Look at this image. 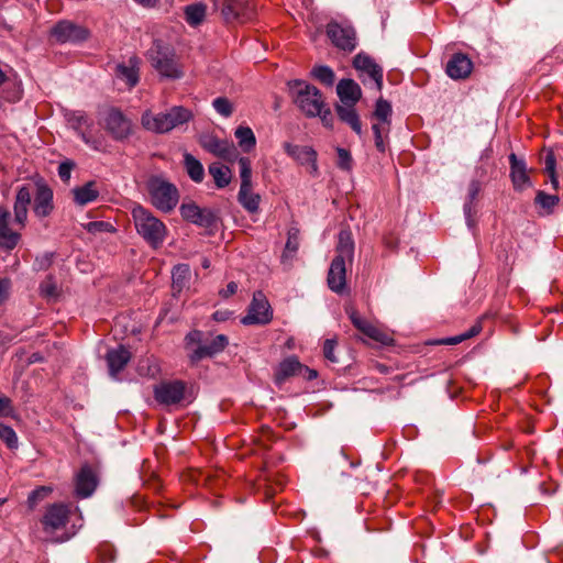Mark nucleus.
<instances>
[{
    "instance_id": "nucleus-47",
    "label": "nucleus",
    "mask_w": 563,
    "mask_h": 563,
    "mask_svg": "<svg viewBox=\"0 0 563 563\" xmlns=\"http://www.w3.org/2000/svg\"><path fill=\"white\" fill-rule=\"evenodd\" d=\"M336 153H338L336 166L342 170H346V172L351 170L352 166H353V158L351 156V153L347 150L342 148V147H338Z\"/></svg>"
},
{
    "instance_id": "nucleus-49",
    "label": "nucleus",
    "mask_w": 563,
    "mask_h": 563,
    "mask_svg": "<svg viewBox=\"0 0 563 563\" xmlns=\"http://www.w3.org/2000/svg\"><path fill=\"white\" fill-rule=\"evenodd\" d=\"M52 492L51 487L47 486H41L36 489H34L27 498V503L31 508L35 507L36 504L41 500H43L45 497L48 496V494Z\"/></svg>"
},
{
    "instance_id": "nucleus-60",
    "label": "nucleus",
    "mask_w": 563,
    "mask_h": 563,
    "mask_svg": "<svg viewBox=\"0 0 563 563\" xmlns=\"http://www.w3.org/2000/svg\"><path fill=\"white\" fill-rule=\"evenodd\" d=\"M548 174H549L550 181H551V185H552L553 189L558 190L559 189V179H558V176H556V172L548 173Z\"/></svg>"
},
{
    "instance_id": "nucleus-11",
    "label": "nucleus",
    "mask_w": 563,
    "mask_h": 563,
    "mask_svg": "<svg viewBox=\"0 0 563 563\" xmlns=\"http://www.w3.org/2000/svg\"><path fill=\"white\" fill-rule=\"evenodd\" d=\"M221 14L225 22L252 21L256 15V3L254 0H224Z\"/></svg>"
},
{
    "instance_id": "nucleus-40",
    "label": "nucleus",
    "mask_w": 563,
    "mask_h": 563,
    "mask_svg": "<svg viewBox=\"0 0 563 563\" xmlns=\"http://www.w3.org/2000/svg\"><path fill=\"white\" fill-rule=\"evenodd\" d=\"M481 190V184L478 180H472L468 186L467 201L464 203V214L466 218L467 225H472V209L473 202L476 199Z\"/></svg>"
},
{
    "instance_id": "nucleus-33",
    "label": "nucleus",
    "mask_w": 563,
    "mask_h": 563,
    "mask_svg": "<svg viewBox=\"0 0 563 563\" xmlns=\"http://www.w3.org/2000/svg\"><path fill=\"white\" fill-rule=\"evenodd\" d=\"M301 369L299 361L291 356L284 360L275 373V380L277 384L284 383L287 378L296 375Z\"/></svg>"
},
{
    "instance_id": "nucleus-36",
    "label": "nucleus",
    "mask_w": 563,
    "mask_h": 563,
    "mask_svg": "<svg viewBox=\"0 0 563 563\" xmlns=\"http://www.w3.org/2000/svg\"><path fill=\"white\" fill-rule=\"evenodd\" d=\"M391 113H393L391 104L387 100L379 98L376 101L375 110L373 113V117L378 121V124H384V125L389 126Z\"/></svg>"
},
{
    "instance_id": "nucleus-6",
    "label": "nucleus",
    "mask_w": 563,
    "mask_h": 563,
    "mask_svg": "<svg viewBox=\"0 0 563 563\" xmlns=\"http://www.w3.org/2000/svg\"><path fill=\"white\" fill-rule=\"evenodd\" d=\"M289 88L294 93L295 103L307 117L321 114L324 101L317 87L300 80H294L289 82Z\"/></svg>"
},
{
    "instance_id": "nucleus-19",
    "label": "nucleus",
    "mask_w": 563,
    "mask_h": 563,
    "mask_svg": "<svg viewBox=\"0 0 563 563\" xmlns=\"http://www.w3.org/2000/svg\"><path fill=\"white\" fill-rule=\"evenodd\" d=\"M347 313L353 325L367 338L382 344H389L393 341L388 334L362 318L354 309H349Z\"/></svg>"
},
{
    "instance_id": "nucleus-2",
    "label": "nucleus",
    "mask_w": 563,
    "mask_h": 563,
    "mask_svg": "<svg viewBox=\"0 0 563 563\" xmlns=\"http://www.w3.org/2000/svg\"><path fill=\"white\" fill-rule=\"evenodd\" d=\"M131 214L137 234L151 247L158 249L162 246L167 236L166 225L148 209L140 205L133 207Z\"/></svg>"
},
{
    "instance_id": "nucleus-50",
    "label": "nucleus",
    "mask_w": 563,
    "mask_h": 563,
    "mask_svg": "<svg viewBox=\"0 0 563 563\" xmlns=\"http://www.w3.org/2000/svg\"><path fill=\"white\" fill-rule=\"evenodd\" d=\"M336 341L333 339H327L323 344V355L331 363H338V358L334 355V349Z\"/></svg>"
},
{
    "instance_id": "nucleus-10",
    "label": "nucleus",
    "mask_w": 563,
    "mask_h": 563,
    "mask_svg": "<svg viewBox=\"0 0 563 563\" xmlns=\"http://www.w3.org/2000/svg\"><path fill=\"white\" fill-rule=\"evenodd\" d=\"M353 66L360 73L364 85L372 82L377 91L382 90L383 68L371 56L358 53L353 59Z\"/></svg>"
},
{
    "instance_id": "nucleus-32",
    "label": "nucleus",
    "mask_w": 563,
    "mask_h": 563,
    "mask_svg": "<svg viewBox=\"0 0 563 563\" xmlns=\"http://www.w3.org/2000/svg\"><path fill=\"white\" fill-rule=\"evenodd\" d=\"M71 192L74 195V201L78 206H85L89 202H92L99 196V191L96 189L95 181H88L81 187H76L71 190Z\"/></svg>"
},
{
    "instance_id": "nucleus-45",
    "label": "nucleus",
    "mask_w": 563,
    "mask_h": 563,
    "mask_svg": "<svg viewBox=\"0 0 563 563\" xmlns=\"http://www.w3.org/2000/svg\"><path fill=\"white\" fill-rule=\"evenodd\" d=\"M0 439L7 444L9 449H16L19 441L15 431L3 423H0Z\"/></svg>"
},
{
    "instance_id": "nucleus-42",
    "label": "nucleus",
    "mask_w": 563,
    "mask_h": 563,
    "mask_svg": "<svg viewBox=\"0 0 563 563\" xmlns=\"http://www.w3.org/2000/svg\"><path fill=\"white\" fill-rule=\"evenodd\" d=\"M312 76L321 84L331 87L334 82V71L324 65L316 66L311 70Z\"/></svg>"
},
{
    "instance_id": "nucleus-56",
    "label": "nucleus",
    "mask_w": 563,
    "mask_h": 563,
    "mask_svg": "<svg viewBox=\"0 0 563 563\" xmlns=\"http://www.w3.org/2000/svg\"><path fill=\"white\" fill-rule=\"evenodd\" d=\"M236 290H238V284L235 282H230L227 285L225 289L219 290V296H221L223 299H227V298L231 297L232 295H234L236 292Z\"/></svg>"
},
{
    "instance_id": "nucleus-30",
    "label": "nucleus",
    "mask_w": 563,
    "mask_h": 563,
    "mask_svg": "<svg viewBox=\"0 0 563 563\" xmlns=\"http://www.w3.org/2000/svg\"><path fill=\"white\" fill-rule=\"evenodd\" d=\"M300 245V231L298 228H290L287 233L285 250L282 254V263L290 265Z\"/></svg>"
},
{
    "instance_id": "nucleus-3",
    "label": "nucleus",
    "mask_w": 563,
    "mask_h": 563,
    "mask_svg": "<svg viewBox=\"0 0 563 563\" xmlns=\"http://www.w3.org/2000/svg\"><path fill=\"white\" fill-rule=\"evenodd\" d=\"M152 67L162 76L178 79L183 76L175 48L163 40H154L146 53Z\"/></svg>"
},
{
    "instance_id": "nucleus-63",
    "label": "nucleus",
    "mask_w": 563,
    "mask_h": 563,
    "mask_svg": "<svg viewBox=\"0 0 563 563\" xmlns=\"http://www.w3.org/2000/svg\"><path fill=\"white\" fill-rule=\"evenodd\" d=\"M316 376H317V373H316L314 371H312V372L310 373V377L312 378V377H316Z\"/></svg>"
},
{
    "instance_id": "nucleus-21",
    "label": "nucleus",
    "mask_w": 563,
    "mask_h": 563,
    "mask_svg": "<svg viewBox=\"0 0 563 563\" xmlns=\"http://www.w3.org/2000/svg\"><path fill=\"white\" fill-rule=\"evenodd\" d=\"M179 210L181 217L188 222L203 228H209L211 225V211L208 209H201L192 201L184 202Z\"/></svg>"
},
{
    "instance_id": "nucleus-17",
    "label": "nucleus",
    "mask_w": 563,
    "mask_h": 563,
    "mask_svg": "<svg viewBox=\"0 0 563 563\" xmlns=\"http://www.w3.org/2000/svg\"><path fill=\"white\" fill-rule=\"evenodd\" d=\"M67 121L86 144L95 150L99 148V142L92 140L89 134V131L93 126V121L89 119L84 111L69 112L67 114Z\"/></svg>"
},
{
    "instance_id": "nucleus-22",
    "label": "nucleus",
    "mask_w": 563,
    "mask_h": 563,
    "mask_svg": "<svg viewBox=\"0 0 563 563\" xmlns=\"http://www.w3.org/2000/svg\"><path fill=\"white\" fill-rule=\"evenodd\" d=\"M32 200V189L30 185H23L18 188L15 201L13 205L14 221L21 227L25 225L27 219L29 206Z\"/></svg>"
},
{
    "instance_id": "nucleus-51",
    "label": "nucleus",
    "mask_w": 563,
    "mask_h": 563,
    "mask_svg": "<svg viewBox=\"0 0 563 563\" xmlns=\"http://www.w3.org/2000/svg\"><path fill=\"white\" fill-rule=\"evenodd\" d=\"M87 231L90 233L103 232V231H113V227L109 222L104 221H92L89 222L86 227Z\"/></svg>"
},
{
    "instance_id": "nucleus-24",
    "label": "nucleus",
    "mask_w": 563,
    "mask_h": 563,
    "mask_svg": "<svg viewBox=\"0 0 563 563\" xmlns=\"http://www.w3.org/2000/svg\"><path fill=\"white\" fill-rule=\"evenodd\" d=\"M510 177L515 189L523 190L531 186L530 178L527 173V166L523 159H519L516 154L509 155Z\"/></svg>"
},
{
    "instance_id": "nucleus-29",
    "label": "nucleus",
    "mask_w": 563,
    "mask_h": 563,
    "mask_svg": "<svg viewBox=\"0 0 563 563\" xmlns=\"http://www.w3.org/2000/svg\"><path fill=\"white\" fill-rule=\"evenodd\" d=\"M355 104L349 106H336L335 111L340 120L347 125L357 134L362 135V122L360 120V115L357 114Z\"/></svg>"
},
{
    "instance_id": "nucleus-18",
    "label": "nucleus",
    "mask_w": 563,
    "mask_h": 563,
    "mask_svg": "<svg viewBox=\"0 0 563 563\" xmlns=\"http://www.w3.org/2000/svg\"><path fill=\"white\" fill-rule=\"evenodd\" d=\"M284 150L300 165L307 166L309 168V173L317 174V152L311 146L285 143Z\"/></svg>"
},
{
    "instance_id": "nucleus-61",
    "label": "nucleus",
    "mask_w": 563,
    "mask_h": 563,
    "mask_svg": "<svg viewBox=\"0 0 563 563\" xmlns=\"http://www.w3.org/2000/svg\"><path fill=\"white\" fill-rule=\"evenodd\" d=\"M134 1L144 7H154L158 0H134Z\"/></svg>"
},
{
    "instance_id": "nucleus-8",
    "label": "nucleus",
    "mask_w": 563,
    "mask_h": 563,
    "mask_svg": "<svg viewBox=\"0 0 563 563\" xmlns=\"http://www.w3.org/2000/svg\"><path fill=\"white\" fill-rule=\"evenodd\" d=\"M100 124L117 141L128 139L132 134V123L119 109L109 108L100 118Z\"/></svg>"
},
{
    "instance_id": "nucleus-46",
    "label": "nucleus",
    "mask_w": 563,
    "mask_h": 563,
    "mask_svg": "<svg viewBox=\"0 0 563 563\" xmlns=\"http://www.w3.org/2000/svg\"><path fill=\"white\" fill-rule=\"evenodd\" d=\"M372 130L374 132L375 137V146L379 152H385L386 146L384 142V135H387L389 132V126L384 124L374 123L372 125Z\"/></svg>"
},
{
    "instance_id": "nucleus-1",
    "label": "nucleus",
    "mask_w": 563,
    "mask_h": 563,
    "mask_svg": "<svg viewBox=\"0 0 563 563\" xmlns=\"http://www.w3.org/2000/svg\"><path fill=\"white\" fill-rule=\"evenodd\" d=\"M354 255V241L352 233L349 230H341L336 245V255L333 258L329 273L328 286L329 288L341 294L346 286V263H351Z\"/></svg>"
},
{
    "instance_id": "nucleus-62",
    "label": "nucleus",
    "mask_w": 563,
    "mask_h": 563,
    "mask_svg": "<svg viewBox=\"0 0 563 563\" xmlns=\"http://www.w3.org/2000/svg\"><path fill=\"white\" fill-rule=\"evenodd\" d=\"M7 78V75L0 69V85H2Z\"/></svg>"
},
{
    "instance_id": "nucleus-27",
    "label": "nucleus",
    "mask_w": 563,
    "mask_h": 563,
    "mask_svg": "<svg viewBox=\"0 0 563 563\" xmlns=\"http://www.w3.org/2000/svg\"><path fill=\"white\" fill-rule=\"evenodd\" d=\"M336 92L340 98V106L355 104L362 97V90L353 79H341L336 86Z\"/></svg>"
},
{
    "instance_id": "nucleus-44",
    "label": "nucleus",
    "mask_w": 563,
    "mask_h": 563,
    "mask_svg": "<svg viewBox=\"0 0 563 563\" xmlns=\"http://www.w3.org/2000/svg\"><path fill=\"white\" fill-rule=\"evenodd\" d=\"M213 109L223 118L232 115L235 107L234 103L225 97H219L213 100Z\"/></svg>"
},
{
    "instance_id": "nucleus-43",
    "label": "nucleus",
    "mask_w": 563,
    "mask_h": 563,
    "mask_svg": "<svg viewBox=\"0 0 563 563\" xmlns=\"http://www.w3.org/2000/svg\"><path fill=\"white\" fill-rule=\"evenodd\" d=\"M232 180V172L228 166L213 168V181L218 188L227 187Z\"/></svg>"
},
{
    "instance_id": "nucleus-53",
    "label": "nucleus",
    "mask_w": 563,
    "mask_h": 563,
    "mask_svg": "<svg viewBox=\"0 0 563 563\" xmlns=\"http://www.w3.org/2000/svg\"><path fill=\"white\" fill-rule=\"evenodd\" d=\"M543 163H544V170L547 173H553V172H556L555 170V167H556V159H555V155L552 151H548L544 158H543Z\"/></svg>"
},
{
    "instance_id": "nucleus-13",
    "label": "nucleus",
    "mask_w": 563,
    "mask_h": 563,
    "mask_svg": "<svg viewBox=\"0 0 563 563\" xmlns=\"http://www.w3.org/2000/svg\"><path fill=\"white\" fill-rule=\"evenodd\" d=\"M51 35L58 43H79L88 38L89 32L80 25L64 20L52 27Z\"/></svg>"
},
{
    "instance_id": "nucleus-4",
    "label": "nucleus",
    "mask_w": 563,
    "mask_h": 563,
    "mask_svg": "<svg viewBox=\"0 0 563 563\" xmlns=\"http://www.w3.org/2000/svg\"><path fill=\"white\" fill-rule=\"evenodd\" d=\"M190 112L183 107H173L165 113L145 111L141 122L144 129L155 133H166L186 123L190 119Z\"/></svg>"
},
{
    "instance_id": "nucleus-54",
    "label": "nucleus",
    "mask_w": 563,
    "mask_h": 563,
    "mask_svg": "<svg viewBox=\"0 0 563 563\" xmlns=\"http://www.w3.org/2000/svg\"><path fill=\"white\" fill-rule=\"evenodd\" d=\"M10 288V280L5 278H0V305L7 301V299L9 298Z\"/></svg>"
},
{
    "instance_id": "nucleus-16",
    "label": "nucleus",
    "mask_w": 563,
    "mask_h": 563,
    "mask_svg": "<svg viewBox=\"0 0 563 563\" xmlns=\"http://www.w3.org/2000/svg\"><path fill=\"white\" fill-rule=\"evenodd\" d=\"M186 386L180 380L164 382L154 389L155 399L164 405H173L179 402L185 395Z\"/></svg>"
},
{
    "instance_id": "nucleus-57",
    "label": "nucleus",
    "mask_w": 563,
    "mask_h": 563,
    "mask_svg": "<svg viewBox=\"0 0 563 563\" xmlns=\"http://www.w3.org/2000/svg\"><path fill=\"white\" fill-rule=\"evenodd\" d=\"M53 254L46 253L42 257L36 258V265L38 269H46L52 264Z\"/></svg>"
},
{
    "instance_id": "nucleus-9",
    "label": "nucleus",
    "mask_w": 563,
    "mask_h": 563,
    "mask_svg": "<svg viewBox=\"0 0 563 563\" xmlns=\"http://www.w3.org/2000/svg\"><path fill=\"white\" fill-rule=\"evenodd\" d=\"M184 349L191 366H197L202 360L211 356V342L199 330H192L185 336Z\"/></svg>"
},
{
    "instance_id": "nucleus-12",
    "label": "nucleus",
    "mask_w": 563,
    "mask_h": 563,
    "mask_svg": "<svg viewBox=\"0 0 563 563\" xmlns=\"http://www.w3.org/2000/svg\"><path fill=\"white\" fill-rule=\"evenodd\" d=\"M272 318L273 311L265 295L262 291L254 292L247 314L243 317L242 323L246 325L267 324Z\"/></svg>"
},
{
    "instance_id": "nucleus-64",
    "label": "nucleus",
    "mask_w": 563,
    "mask_h": 563,
    "mask_svg": "<svg viewBox=\"0 0 563 563\" xmlns=\"http://www.w3.org/2000/svg\"><path fill=\"white\" fill-rule=\"evenodd\" d=\"M202 265H203V267H208V260H205V261L202 262Z\"/></svg>"
},
{
    "instance_id": "nucleus-23",
    "label": "nucleus",
    "mask_w": 563,
    "mask_h": 563,
    "mask_svg": "<svg viewBox=\"0 0 563 563\" xmlns=\"http://www.w3.org/2000/svg\"><path fill=\"white\" fill-rule=\"evenodd\" d=\"M472 69V60L462 53L454 54L446 64V74L452 79H464L470 76Z\"/></svg>"
},
{
    "instance_id": "nucleus-38",
    "label": "nucleus",
    "mask_w": 563,
    "mask_h": 563,
    "mask_svg": "<svg viewBox=\"0 0 563 563\" xmlns=\"http://www.w3.org/2000/svg\"><path fill=\"white\" fill-rule=\"evenodd\" d=\"M234 135L239 142V145L246 152L252 150L256 144L255 135L252 129L249 126H239L235 130Z\"/></svg>"
},
{
    "instance_id": "nucleus-48",
    "label": "nucleus",
    "mask_w": 563,
    "mask_h": 563,
    "mask_svg": "<svg viewBox=\"0 0 563 563\" xmlns=\"http://www.w3.org/2000/svg\"><path fill=\"white\" fill-rule=\"evenodd\" d=\"M0 418H16L12 400L4 395H0Z\"/></svg>"
},
{
    "instance_id": "nucleus-28",
    "label": "nucleus",
    "mask_w": 563,
    "mask_h": 563,
    "mask_svg": "<svg viewBox=\"0 0 563 563\" xmlns=\"http://www.w3.org/2000/svg\"><path fill=\"white\" fill-rule=\"evenodd\" d=\"M140 59L131 56L126 63L117 65L115 75L119 79L124 80L132 88L139 82Z\"/></svg>"
},
{
    "instance_id": "nucleus-59",
    "label": "nucleus",
    "mask_w": 563,
    "mask_h": 563,
    "mask_svg": "<svg viewBox=\"0 0 563 563\" xmlns=\"http://www.w3.org/2000/svg\"><path fill=\"white\" fill-rule=\"evenodd\" d=\"M318 115L321 118V121L325 126L332 125V115H331L330 110L328 108H325V106L322 108L321 114H318Z\"/></svg>"
},
{
    "instance_id": "nucleus-35",
    "label": "nucleus",
    "mask_w": 563,
    "mask_h": 563,
    "mask_svg": "<svg viewBox=\"0 0 563 563\" xmlns=\"http://www.w3.org/2000/svg\"><path fill=\"white\" fill-rule=\"evenodd\" d=\"M185 20L190 26H198L202 23L207 13V5L202 3H192L184 9Z\"/></svg>"
},
{
    "instance_id": "nucleus-55",
    "label": "nucleus",
    "mask_w": 563,
    "mask_h": 563,
    "mask_svg": "<svg viewBox=\"0 0 563 563\" xmlns=\"http://www.w3.org/2000/svg\"><path fill=\"white\" fill-rule=\"evenodd\" d=\"M228 338L223 334H219L213 338V354L222 351L228 345Z\"/></svg>"
},
{
    "instance_id": "nucleus-52",
    "label": "nucleus",
    "mask_w": 563,
    "mask_h": 563,
    "mask_svg": "<svg viewBox=\"0 0 563 563\" xmlns=\"http://www.w3.org/2000/svg\"><path fill=\"white\" fill-rule=\"evenodd\" d=\"M74 166L75 164L71 161H66L59 164L58 176L63 181H69Z\"/></svg>"
},
{
    "instance_id": "nucleus-39",
    "label": "nucleus",
    "mask_w": 563,
    "mask_h": 563,
    "mask_svg": "<svg viewBox=\"0 0 563 563\" xmlns=\"http://www.w3.org/2000/svg\"><path fill=\"white\" fill-rule=\"evenodd\" d=\"M560 199L556 195H549L539 190L534 198V203L545 211L547 214L553 212V209L559 203Z\"/></svg>"
},
{
    "instance_id": "nucleus-14",
    "label": "nucleus",
    "mask_w": 563,
    "mask_h": 563,
    "mask_svg": "<svg viewBox=\"0 0 563 563\" xmlns=\"http://www.w3.org/2000/svg\"><path fill=\"white\" fill-rule=\"evenodd\" d=\"M327 35L338 48L352 52L356 47L355 31L351 26L330 22L327 25Z\"/></svg>"
},
{
    "instance_id": "nucleus-58",
    "label": "nucleus",
    "mask_w": 563,
    "mask_h": 563,
    "mask_svg": "<svg viewBox=\"0 0 563 563\" xmlns=\"http://www.w3.org/2000/svg\"><path fill=\"white\" fill-rule=\"evenodd\" d=\"M41 290L46 296H54V295H56V286H55V284L51 279L44 282L41 285Z\"/></svg>"
},
{
    "instance_id": "nucleus-7",
    "label": "nucleus",
    "mask_w": 563,
    "mask_h": 563,
    "mask_svg": "<svg viewBox=\"0 0 563 563\" xmlns=\"http://www.w3.org/2000/svg\"><path fill=\"white\" fill-rule=\"evenodd\" d=\"M240 167L241 186L238 200L251 213L258 210L261 196L252 190V164L249 157L242 156L238 161Z\"/></svg>"
},
{
    "instance_id": "nucleus-15",
    "label": "nucleus",
    "mask_w": 563,
    "mask_h": 563,
    "mask_svg": "<svg viewBox=\"0 0 563 563\" xmlns=\"http://www.w3.org/2000/svg\"><path fill=\"white\" fill-rule=\"evenodd\" d=\"M69 517V509L64 504L51 505L43 519L42 525L46 533L53 534L55 531L66 527Z\"/></svg>"
},
{
    "instance_id": "nucleus-20",
    "label": "nucleus",
    "mask_w": 563,
    "mask_h": 563,
    "mask_svg": "<svg viewBox=\"0 0 563 563\" xmlns=\"http://www.w3.org/2000/svg\"><path fill=\"white\" fill-rule=\"evenodd\" d=\"M54 209L53 190L45 184H37L33 211L36 217H48Z\"/></svg>"
},
{
    "instance_id": "nucleus-5",
    "label": "nucleus",
    "mask_w": 563,
    "mask_h": 563,
    "mask_svg": "<svg viewBox=\"0 0 563 563\" xmlns=\"http://www.w3.org/2000/svg\"><path fill=\"white\" fill-rule=\"evenodd\" d=\"M146 188L152 205L161 211H172L179 201V192L176 186L162 176H151Z\"/></svg>"
},
{
    "instance_id": "nucleus-25",
    "label": "nucleus",
    "mask_w": 563,
    "mask_h": 563,
    "mask_svg": "<svg viewBox=\"0 0 563 563\" xmlns=\"http://www.w3.org/2000/svg\"><path fill=\"white\" fill-rule=\"evenodd\" d=\"M131 356V352L123 345L109 350L106 360L110 375L115 378L130 362Z\"/></svg>"
},
{
    "instance_id": "nucleus-31",
    "label": "nucleus",
    "mask_w": 563,
    "mask_h": 563,
    "mask_svg": "<svg viewBox=\"0 0 563 563\" xmlns=\"http://www.w3.org/2000/svg\"><path fill=\"white\" fill-rule=\"evenodd\" d=\"M8 224L9 219H7L5 214H2L0 219V249L11 251L18 245L20 234L13 232Z\"/></svg>"
},
{
    "instance_id": "nucleus-34",
    "label": "nucleus",
    "mask_w": 563,
    "mask_h": 563,
    "mask_svg": "<svg viewBox=\"0 0 563 563\" xmlns=\"http://www.w3.org/2000/svg\"><path fill=\"white\" fill-rule=\"evenodd\" d=\"M190 278V268L187 264H178L172 272V288L175 292H181L187 287Z\"/></svg>"
},
{
    "instance_id": "nucleus-26",
    "label": "nucleus",
    "mask_w": 563,
    "mask_h": 563,
    "mask_svg": "<svg viewBox=\"0 0 563 563\" xmlns=\"http://www.w3.org/2000/svg\"><path fill=\"white\" fill-rule=\"evenodd\" d=\"M97 487V477L89 466H82L76 476V494L80 498L92 495Z\"/></svg>"
},
{
    "instance_id": "nucleus-37",
    "label": "nucleus",
    "mask_w": 563,
    "mask_h": 563,
    "mask_svg": "<svg viewBox=\"0 0 563 563\" xmlns=\"http://www.w3.org/2000/svg\"><path fill=\"white\" fill-rule=\"evenodd\" d=\"M184 163L189 177L194 181L199 183L203 179V167L191 154L186 153L184 155Z\"/></svg>"
},
{
    "instance_id": "nucleus-41",
    "label": "nucleus",
    "mask_w": 563,
    "mask_h": 563,
    "mask_svg": "<svg viewBox=\"0 0 563 563\" xmlns=\"http://www.w3.org/2000/svg\"><path fill=\"white\" fill-rule=\"evenodd\" d=\"M482 331V325L479 322L475 323L470 328V330L454 336H449L445 339H442L439 343L445 344V345H455L459 344L467 339H471L475 335H477Z\"/></svg>"
}]
</instances>
